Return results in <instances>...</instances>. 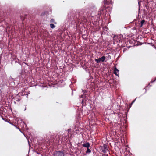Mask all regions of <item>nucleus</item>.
<instances>
[{
	"label": "nucleus",
	"instance_id": "obj_4",
	"mask_svg": "<svg viewBox=\"0 0 156 156\" xmlns=\"http://www.w3.org/2000/svg\"><path fill=\"white\" fill-rule=\"evenodd\" d=\"M101 150L104 153H106L108 150L107 146L106 144H104L103 146L101 147Z\"/></svg>",
	"mask_w": 156,
	"mask_h": 156
},
{
	"label": "nucleus",
	"instance_id": "obj_7",
	"mask_svg": "<svg viewBox=\"0 0 156 156\" xmlns=\"http://www.w3.org/2000/svg\"><path fill=\"white\" fill-rule=\"evenodd\" d=\"M119 70L117 69L116 68H115L114 70V74H115L116 75L119 76V73H117L118 72Z\"/></svg>",
	"mask_w": 156,
	"mask_h": 156
},
{
	"label": "nucleus",
	"instance_id": "obj_9",
	"mask_svg": "<svg viewBox=\"0 0 156 156\" xmlns=\"http://www.w3.org/2000/svg\"><path fill=\"white\" fill-rule=\"evenodd\" d=\"M145 21L144 20H142L140 22V27H141L143 26L144 23L145 22Z\"/></svg>",
	"mask_w": 156,
	"mask_h": 156
},
{
	"label": "nucleus",
	"instance_id": "obj_10",
	"mask_svg": "<svg viewBox=\"0 0 156 156\" xmlns=\"http://www.w3.org/2000/svg\"><path fill=\"white\" fill-rule=\"evenodd\" d=\"M91 152V150L89 148H87V150L86 151V153H90Z\"/></svg>",
	"mask_w": 156,
	"mask_h": 156
},
{
	"label": "nucleus",
	"instance_id": "obj_2",
	"mask_svg": "<svg viewBox=\"0 0 156 156\" xmlns=\"http://www.w3.org/2000/svg\"><path fill=\"white\" fill-rule=\"evenodd\" d=\"M52 155L53 156H64V153L62 151H55Z\"/></svg>",
	"mask_w": 156,
	"mask_h": 156
},
{
	"label": "nucleus",
	"instance_id": "obj_5",
	"mask_svg": "<svg viewBox=\"0 0 156 156\" xmlns=\"http://www.w3.org/2000/svg\"><path fill=\"white\" fill-rule=\"evenodd\" d=\"M82 146L84 147L87 148H89L90 147V144L89 142H87L85 144H83Z\"/></svg>",
	"mask_w": 156,
	"mask_h": 156
},
{
	"label": "nucleus",
	"instance_id": "obj_17",
	"mask_svg": "<svg viewBox=\"0 0 156 156\" xmlns=\"http://www.w3.org/2000/svg\"><path fill=\"white\" fill-rule=\"evenodd\" d=\"M23 20H24V19H22Z\"/></svg>",
	"mask_w": 156,
	"mask_h": 156
},
{
	"label": "nucleus",
	"instance_id": "obj_13",
	"mask_svg": "<svg viewBox=\"0 0 156 156\" xmlns=\"http://www.w3.org/2000/svg\"><path fill=\"white\" fill-rule=\"evenodd\" d=\"M136 98L135 100H133L132 101V102L131 103V105L135 102V101L136 100Z\"/></svg>",
	"mask_w": 156,
	"mask_h": 156
},
{
	"label": "nucleus",
	"instance_id": "obj_14",
	"mask_svg": "<svg viewBox=\"0 0 156 156\" xmlns=\"http://www.w3.org/2000/svg\"><path fill=\"white\" fill-rule=\"evenodd\" d=\"M53 142L54 143H56V142L54 140H53Z\"/></svg>",
	"mask_w": 156,
	"mask_h": 156
},
{
	"label": "nucleus",
	"instance_id": "obj_15",
	"mask_svg": "<svg viewBox=\"0 0 156 156\" xmlns=\"http://www.w3.org/2000/svg\"><path fill=\"white\" fill-rule=\"evenodd\" d=\"M156 80V78L155 79V80L154 81H151V83H153V82H154V81H155V80Z\"/></svg>",
	"mask_w": 156,
	"mask_h": 156
},
{
	"label": "nucleus",
	"instance_id": "obj_11",
	"mask_svg": "<svg viewBox=\"0 0 156 156\" xmlns=\"http://www.w3.org/2000/svg\"><path fill=\"white\" fill-rule=\"evenodd\" d=\"M54 21H55V20H54V19H51L50 21V22L51 23H54L55 24H56V23Z\"/></svg>",
	"mask_w": 156,
	"mask_h": 156
},
{
	"label": "nucleus",
	"instance_id": "obj_8",
	"mask_svg": "<svg viewBox=\"0 0 156 156\" xmlns=\"http://www.w3.org/2000/svg\"><path fill=\"white\" fill-rule=\"evenodd\" d=\"M116 39H117V40H116V42H120V40H119V37L117 36H115L114 37L113 40H115V41H114V42L115 43V40Z\"/></svg>",
	"mask_w": 156,
	"mask_h": 156
},
{
	"label": "nucleus",
	"instance_id": "obj_12",
	"mask_svg": "<svg viewBox=\"0 0 156 156\" xmlns=\"http://www.w3.org/2000/svg\"><path fill=\"white\" fill-rule=\"evenodd\" d=\"M50 27L52 28H53L55 27V25L53 24H50Z\"/></svg>",
	"mask_w": 156,
	"mask_h": 156
},
{
	"label": "nucleus",
	"instance_id": "obj_3",
	"mask_svg": "<svg viewBox=\"0 0 156 156\" xmlns=\"http://www.w3.org/2000/svg\"><path fill=\"white\" fill-rule=\"evenodd\" d=\"M106 57L104 56L98 59H95V61L97 63H98L101 62H104L105 60Z\"/></svg>",
	"mask_w": 156,
	"mask_h": 156
},
{
	"label": "nucleus",
	"instance_id": "obj_1",
	"mask_svg": "<svg viewBox=\"0 0 156 156\" xmlns=\"http://www.w3.org/2000/svg\"><path fill=\"white\" fill-rule=\"evenodd\" d=\"M111 0H104V4L103 5L102 7L98 11V14L100 15L102 14L103 13L106 12V7L107 5H109L111 3Z\"/></svg>",
	"mask_w": 156,
	"mask_h": 156
},
{
	"label": "nucleus",
	"instance_id": "obj_16",
	"mask_svg": "<svg viewBox=\"0 0 156 156\" xmlns=\"http://www.w3.org/2000/svg\"><path fill=\"white\" fill-rule=\"evenodd\" d=\"M20 101V100H16V101Z\"/></svg>",
	"mask_w": 156,
	"mask_h": 156
},
{
	"label": "nucleus",
	"instance_id": "obj_6",
	"mask_svg": "<svg viewBox=\"0 0 156 156\" xmlns=\"http://www.w3.org/2000/svg\"><path fill=\"white\" fill-rule=\"evenodd\" d=\"M24 124V123L22 122H21L20 124L18 123V126L19 128H22L23 127Z\"/></svg>",
	"mask_w": 156,
	"mask_h": 156
}]
</instances>
